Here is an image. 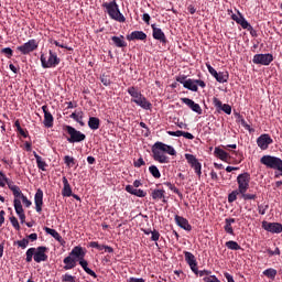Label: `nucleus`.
Wrapping results in <instances>:
<instances>
[{
  "mask_svg": "<svg viewBox=\"0 0 282 282\" xmlns=\"http://www.w3.org/2000/svg\"><path fill=\"white\" fill-rule=\"evenodd\" d=\"M85 251L83 249V247L80 246H75L73 247L69 257L64 259V270L65 271H69L73 270L74 268H76V262L79 261V265L82 267V269H84V271L87 273V275L93 276V279H98V275L88 268V261L85 260Z\"/></svg>",
  "mask_w": 282,
  "mask_h": 282,
  "instance_id": "obj_1",
  "label": "nucleus"
},
{
  "mask_svg": "<svg viewBox=\"0 0 282 282\" xmlns=\"http://www.w3.org/2000/svg\"><path fill=\"white\" fill-rule=\"evenodd\" d=\"M10 191L13 195V209H15L18 217H20L21 224H24L25 213L22 204H24L26 208H30L33 205V203H31V200L26 198L23 192H21L20 187L10 186Z\"/></svg>",
  "mask_w": 282,
  "mask_h": 282,
  "instance_id": "obj_2",
  "label": "nucleus"
},
{
  "mask_svg": "<svg viewBox=\"0 0 282 282\" xmlns=\"http://www.w3.org/2000/svg\"><path fill=\"white\" fill-rule=\"evenodd\" d=\"M152 159L160 164H169L170 158L166 155H176L177 152L172 145H167L162 141H156L151 148Z\"/></svg>",
  "mask_w": 282,
  "mask_h": 282,
  "instance_id": "obj_3",
  "label": "nucleus"
},
{
  "mask_svg": "<svg viewBox=\"0 0 282 282\" xmlns=\"http://www.w3.org/2000/svg\"><path fill=\"white\" fill-rule=\"evenodd\" d=\"M127 94L131 97V102L135 104L137 106H140L141 109L151 110L152 109V102H150L142 93L135 88V87H129L127 88Z\"/></svg>",
  "mask_w": 282,
  "mask_h": 282,
  "instance_id": "obj_4",
  "label": "nucleus"
},
{
  "mask_svg": "<svg viewBox=\"0 0 282 282\" xmlns=\"http://www.w3.org/2000/svg\"><path fill=\"white\" fill-rule=\"evenodd\" d=\"M101 7L105 9V12L110 17L112 21H117L119 23H124L126 18L122 12L119 10V6L116 0H111L109 2H104Z\"/></svg>",
  "mask_w": 282,
  "mask_h": 282,
  "instance_id": "obj_5",
  "label": "nucleus"
},
{
  "mask_svg": "<svg viewBox=\"0 0 282 282\" xmlns=\"http://www.w3.org/2000/svg\"><path fill=\"white\" fill-rule=\"evenodd\" d=\"M40 59H41L42 68H44V69L55 68L61 63V58L52 50H50L47 56L45 54H41Z\"/></svg>",
  "mask_w": 282,
  "mask_h": 282,
  "instance_id": "obj_6",
  "label": "nucleus"
},
{
  "mask_svg": "<svg viewBox=\"0 0 282 282\" xmlns=\"http://www.w3.org/2000/svg\"><path fill=\"white\" fill-rule=\"evenodd\" d=\"M260 164L265 167L274 171H279L282 173V159L278 156L263 155L260 158Z\"/></svg>",
  "mask_w": 282,
  "mask_h": 282,
  "instance_id": "obj_7",
  "label": "nucleus"
},
{
  "mask_svg": "<svg viewBox=\"0 0 282 282\" xmlns=\"http://www.w3.org/2000/svg\"><path fill=\"white\" fill-rule=\"evenodd\" d=\"M64 131L69 135L67 137V142L70 144L80 143L86 139L85 133L75 129L73 126H64Z\"/></svg>",
  "mask_w": 282,
  "mask_h": 282,
  "instance_id": "obj_8",
  "label": "nucleus"
},
{
  "mask_svg": "<svg viewBox=\"0 0 282 282\" xmlns=\"http://www.w3.org/2000/svg\"><path fill=\"white\" fill-rule=\"evenodd\" d=\"M48 248L44 246H40L36 249L34 248L33 261H35V263L46 262L48 260V256L46 254Z\"/></svg>",
  "mask_w": 282,
  "mask_h": 282,
  "instance_id": "obj_9",
  "label": "nucleus"
},
{
  "mask_svg": "<svg viewBox=\"0 0 282 282\" xmlns=\"http://www.w3.org/2000/svg\"><path fill=\"white\" fill-rule=\"evenodd\" d=\"M36 48H39V43L35 40H30L23 45L18 46L17 51L21 52L22 55L26 56L30 53L34 52Z\"/></svg>",
  "mask_w": 282,
  "mask_h": 282,
  "instance_id": "obj_10",
  "label": "nucleus"
},
{
  "mask_svg": "<svg viewBox=\"0 0 282 282\" xmlns=\"http://www.w3.org/2000/svg\"><path fill=\"white\" fill-rule=\"evenodd\" d=\"M236 182H238V191H248L249 183H251V174L243 172L242 174L238 175Z\"/></svg>",
  "mask_w": 282,
  "mask_h": 282,
  "instance_id": "obj_11",
  "label": "nucleus"
},
{
  "mask_svg": "<svg viewBox=\"0 0 282 282\" xmlns=\"http://www.w3.org/2000/svg\"><path fill=\"white\" fill-rule=\"evenodd\" d=\"M252 62L256 65L269 66L273 62V55L271 53L256 54Z\"/></svg>",
  "mask_w": 282,
  "mask_h": 282,
  "instance_id": "obj_12",
  "label": "nucleus"
},
{
  "mask_svg": "<svg viewBox=\"0 0 282 282\" xmlns=\"http://www.w3.org/2000/svg\"><path fill=\"white\" fill-rule=\"evenodd\" d=\"M185 160L188 162L192 169H194L195 174L198 175V178H202V163L198 162L197 158L193 154L186 153Z\"/></svg>",
  "mask_w": 282,
  "mask_h": 282,
  "instance_id": "obj_13",
  "label": "nucleus"
},
{
  "mask_svg": "<svg viewBox=\"0 0 282 282\" xmlns=\"http://www.w3.org/2000/svg\"><path fill=\"white\" fill-rule=\"evenodd\" d=\"M183 87L185 89L191 90V91L197 93L198 91V87L205 88L206 84L204 83L203 79H186V82L184 83Z\"/></svg>",
  "mask_w": 282,
  "mask_h": 282,
  "instance_id": "obj_14",
  "label": "nucleus"
},
{
  "mask_svg": "<svg viewBox=\"0 0 282 282\" xmlns=\"http://www.w3.org/2000/svg\"><path fill=\"white\" fill-rule=\"evenodd\" d=\"M212 105L216 108L218 112H225L226 115H231L232 108L228 104H223L217 97L212 98Z\"/></svg>",
  "mask_w": 282,
  "mask_h": 282,
  "instance_id": "obj_15",
  "label": "nucleus"
},
{
  "mask_svg": "<svg viewBox=\"0 0 282 282\" xmlns=\"http://www.w3.org/2000/svg\"><path fill=\"white\" fill-rule=\"evenodd\" d=\"M256 143L260 150L264 151L268 150L269 145L273 143V139L268 133H263L257 139Z\"/></svg>",
  "mask_w": 282,
  "mask_h": 282,
  "instance_id": "obj_16",
  "label": "nucleus"
},
{
  "mask_svg": "<svg viewBox=\"0 0 282 282\" xmlns=\"http://www.w3.org/2000/svg\"><path fill=\"white\" fill-rule=\"evenodd\" d=\"M152 29V39L160 41L161 44H167V37L162 29H159L155 24L151 25Z\"/></svg>",
  "mask_w": 282,
  "mask_h": 282,
  "instance_id": "obj_17",
  "label": "nucleus"
},
{
  "mask_svg": "<svg viewBox=\"0 0 282 282\" xmlns=\"http://www.w3.org/2000/svg\"><path fill=\"white\" fill-rule=\"evenodd\" d=\"M262 229L271 234H281L282 232V224L281 223H262Z\"/></svg>",
  "mask_w": 282,
  "mask_h": 282,
  "instance_id": "obj_18",
  "label": "nucleus"
},
{
  "mask_svg": "<svg viewBox=\"0 0 282 282\" xmlns=\"http://www.w3.org/2000/svg\"><path fill=\"white\" fill-rule=\"evenodd\" d=\"M44 198V192L41 188H37L35 196L33 198L34 203H35V210L37 214H41L43 212V202Z\"/></svg>",
  "mask_w": 282,
  "mask_h": 282,
  "instance_id": "obj_19",
  "label": "nucleus"
},
{
  "mask_svg": "<svg viewBox=\"0 0 282 282\" xmlns=\"http://www.w3.org/2000/svg\"><path fill=\"white\" fill-rule=\"evenodd\" d=\"M181 102H183L185 106H188V108L195 113H198L199 116L203 115L202 106H199L197 102H194L193 99L181 98Z\"/></svg>",
  "mask_w": 282,
  "mask_h": 282,
  "instance_id": "obj_20",
  "label": "nucleus"
},
{
  "mask_svg": "<svg viewBox=\"0 0 282 282\" xmlns=\"http://www.w3.org/2000/svg\"><path fill=\"white\" fill-rule=\"evenodd\" d=\"M42 111H44V126L47 129H51L54 127V117L51 115L48 110V106H42Z\"/></svg>",
  "mask_w": 282,
  "mask_h": 282,
  "instance_id": "obj_21",
  "label": "nucleus"
},
{
  "mask_svg": "<svg viewBox=\"0 0 282 282\" xmlns=\"http://www.w3.org/2000/svg\"><path fill=\"white\" fill-rule=\"evenodd\" d=\"M185 262L188 263L192 272H197V260L192 252L184 251Z\"/></svg>",
  "mask_w": 282,
  "mask_h": 282,
  "instance_id": "obj_22",
  "label": "nucleus"
},
{
  "mask_svg": "<svg viewBox=\"0 0 282 282\" xmlns=\"http://www.w3.org/2000/svg\"><path fill=\"white\" fill-rule=\"evenodd\" d=\"M174 220H175L176 226H178L181 229H184L186 231H192L193 227H192V225H189L187 218L175 215Z\"/></svg>",
  "mask_w": 282,
  "mask_h": 282,
  "instance_id": "obj_23",
  "label": "nucleus"
},
{
  "mask_svg": "<svg viewBox=\"0 0 282 282\" xmlns=\"http://www.w3.org/2000/svg\"><path fill=\"white\" fill-rule=\"evenodd\" d=\"M148 39V34L143 31H133L129 35H127V41H145Z\"/></svg>",
  "mask_w": 282,
  "mask_h": 282,
  "instance_id": "obj_24",
  "label": "nucleus"
},
{
  "mask_svg": "<svg viewBox=\"0 0 282 282\" xmlns=\"http://www.w3.org/2000/svg\"><path fill=\"white\" fill-rule=\"evenodd\" d=\"M126 192L139 198H144L145 195H148V193H145L143 189H135L132 185H127Z\"/></svg>",
  "mask_w": 282,
  "mask_h": 282,
  "instance_id": "obj_25",
  "label": "nucleus"
},
{
  "mask_svg": "<svg viewBox=\"0 0 282 282\" xmlns=\"http://www.w3.org/2000/svg\"><path fill=\"white\" fill-rule=\"evenodd\" d=\"M62 183H64V188H62V196L69 198L73 196V188L70 187L69 182L65 176L62 178Z\"/></svg>",
  "mask_w": 282,
  "mask_h": 282,
  "instance_id": "obj_26",
  "label": "nucleus"
},
{
  "mask_svg": "<svg viewBox=\"0 0 282 282\" xmlns=\"http://www.w3.org/2000/svg\"><path fill=\"white\" fill-rule=\"evenodd\" d=\"M231 20L236 22V24L247 28L249 22L243 18L242 13L238 12V14H231Z\"/></svg>",
  "mask_w": 282,
  "mask_h": 282,
  "instance_id": "obj_27",
  "label": "nucleus"
},
{
  "mask_svg": "<svg viewBox=\"0 0 282 282\" xmlns=\"http://www.w3.org/2000/svg\"><path fill=\"white\" fill-rule=\"evenodd\" d=\"M235 218H226L225 219V226H224V230L226 234L230 235V236H235V231L232 228V225L235 224Z\"/></svg>",
  "mask_w": 282,
  "mask_h": 282,
  "instance_id": "obj_28",
  "label": "nucleus"
},
{
  "mask_svg": "<svg viewBox=\"0 0 282 282\" xmlns=\"http://www.w3.org/2000/svg\"><path fill=\"white\" fill-rule=\"evenodd\" d=\"M7 184L8 188L11 189V186L12 187H19L14 184L13 181L7 178L6 174L3 172H0V186L1 187H4Z\"/></svg>",
  "mask_w": 282,
  "mask_h": 282,
  "instance_id": "obj_29",
  "label": "nucleus"
},
{
  "mask_svg": "<svg viewBox=\"0 0 282 282\" xmlns=\"http://www.w3.org/2000/svg\"><path fill=\"white\" fill-rule=\"evenodd\" d=\"M214 155L223 162H227L229 158V153L219 148H215Z\"/></svg>",
  "mask_w": 282,
  "mask_h": 282,
  "instance_id": "obj_30",
  "label": "nucleus"
},
{
  "mask_svg": "<svg viewBox=\"0 0 282 282\" xmlns=\"http://www.w3.org/2000/svg\"><path fill=\"white\" fill-rule=\"evenodd\" d=\"M151 197L154 200L163 199V203H167V200L165 199V191L164 189L152 191Z\"/></svg>",
  "mask_w": 282,
  "mask_h": 282,
  "instance_id": "obj_31",
  "label": "nucleus"
},
{
  "mask_svg": "<svg viewBox=\"0 0 282 282\" xmlns=\"http://www.w3.org/2000/svg\"><path fill=\"white\" fill-rule=\"evenodd\" d=\"M33 156L36 160L37 169L41 171H46V167H48V164L43 160L42 156H40L36 152H33Z\"/></svg>",
  "mask_w": 282,
  "mask_h": 282,
  "instance_id": "obj_32",
  "label": "nucleus"
},
{
  "mask_svg": "<svg viewBox=\"0 0 282 282\" xmlns=\"http://www.w3.org/2000/svg\"><path fill=\"white\" fill-rule=\"evenodd\" d=\"M87 126H89L90 130L96 131L100 128V119L96 117H90L89 121H87Z\"/></svg>",
  "mask_w": 282,
  "mask_h": 282,
  "instance_id": "obj_33",
  "label": "nucleus"
},
{
  "mask_svg": "<svg viewBox=\"0 0 282 282\" xmlns=\"http://www.w3.org/2000/svg\"><path fill=\"white\" fill-rule=\"evenodd\" d=\"M44 231L47 235H51V237H53V239H55L56 241H59V242L63 241V237H61V235L58 234V231H56V229H51L50 227H44Z\"/></svg>",
  "mask_w": 282,
  "mask_h": 282,
  "instance_id": "obj_34",
  "label": "nucleus"
},
{
  "mask_svg": "<svg viewBox=\"0 0 282 282\" xmlns=\"http://www.w3.org/2000/svg\"><path fill=\"white\" fill-rule=\"evenodd\" d=\"M112 44H115L116 47H126L128 46V43H126L124 37L123 36H112L111 37Z\"/></svg>",
  "mask_w": 282,
  "mask_h": 282,
  "instance_id": "obj_35",
  "label": "nucleus"
},
{
  "mask_svg": "<svg viewBox=\"0 0 282 282\" xmlns=\"http://www.w3.org/2000/svg\"><path fill=\"white\" fill-rule=\"evenodd\" d=\"M214 78L216 79V82H218L220 84L228 83L229 73L228 72H219V74L214 76Z\"/></svg>",
  "mask_w": 282,
  "mask_h": 282,
  "instance_id": "obj_36",
  "label": "nucleus"
},
{
  "mask_svg": "<svg viewBox=\"0 0 282 282\" xmlns=\"http://www.w3.org/2000/svg\"><path fill=\"white\" fill-rule=\"evenodd\" d=\"M225 247L231 251H239L242 249L241 246L237 241H232V240L226 241Z\"/></svg>",
  "mask_w": 282,
  "mask_h": 282,
  "instance_id": "obj_37",
  "label": "nucleus"
},
{
  "mask_svg": "<svg viewBox=\"0 0 282 282\" xmlns=\"http://www.w3.org/2000/svg\"><path fill=\"white\" fill-rule=\"evenodd\" d=\"M263 275L265 278L270 279L271 281H274V279H276L278 271H276V269H265L263 271Z\"/></svg>",
  "mask_w": 282,
  "mask_h": 282,
  "instance_id": "obj_38",
  "label": "nucleus"
},
{
  "mask_svg": "<svg viewBox=\"0 0 282 282\" xmlns=\"http://www.w3.org/2000/svg\"><path fill=\"white\" fill-rule=\"evenodd\" d=\"M149 172L152 175V177H154L155 180H160L162 177V173H160L159 167L155 165H151L149 167Z\"/></svg>",
  "mask_w": 282,
  "mask_h": 282,
  "instance_id": "obj_39",
  "label": "nucleus"
},
{
  "mask_svg": "<svg viewBox=\"0 0 282 282\" xmlns=\"http://www.w3.org/2000/svg\"><path fill=\"white\" fill-rule=\"evenodd\" d=\"M164 185H165L166 187H169L170 191H172V193H174L175 195H178L180 198H183L182 192H180V189H178L173 183L165 182Z\"/></svg>",
  "mask_w": 282,
  "mask_h": 282,
  "instance_id": "obj_40",
  "label": "nucleus"
},
{
  "mask_svg": "<svg viewBox=\"0 0 282 282\" xmlns=\"http://www.w3.org/2000/svg\"><path fill=\"white\" fill-rule=\"evenodd\" d=\"M248 189L239 191L240 195H242L243 200H256L258 198L257 194H247Z\"/></svg>",
  "mask_w": 282,
  "mask_h": 282,
  "instance_id": "obj_41",
  "label": "nucleus"
},
{
  "mask_svg": "<svg viewBox=\"0 0 282 282\" xmlns=\"http://www.w3.org/2000/svg\"><path fill=\"white\" fill-rule=\"evenodd\" d=\"M100 83L104 84L105 87H109L112 84V80L110 79V75L108 74L100 75Z\"/></svg>",
  "mask_w": 282,
  "mask_h": 282,
  "instance_id": "obj_42",
  "label": "nucleus"
},
{
  "mask_svg": "<svg viewBox=\"0 0 282 282\" xmlns=\"http://www.w3.org/2000/svg\"><path fill=\"white\" fill-rule=\"evenodd\" d=\"M70 118L76 121L77 123H80V126H84V122H83V112L80 111L79 113H76V112H73L70 115Z\"/></svg>",
  "mask_w": 282,
  "mask_h": 282,
  "instance_id": "obj_43",
  "label": "nucleus"
},
{
  "mask_svg": "<svg viewBox=\"0 0 282 282\" xmlns=\"http://www.w3.org/2000/svg\"><path fill=\"white\" fill-rule=\"evenodd\" d=\"M25 256H26L25 258L26 263H31L34 259V248L28 249L25 252Z\"/></svg>",
  "mask_w": 282,
  "mask_h": 282,
  "instance_id": "obj_44",
  "label": "nucleus"
},
{
  "mask_svg": "<svg viewBox=\"0 0 282 282\" xmlns=\"http://www.w3.org/2000/svg\"><path fill=\"white\" fill-rule=\"evenodd\" d=\"M238 195H241V192H239V189H236V191L231 192V193L228 195V202H229L230 204L234 203V202H236Z\"/></svg>",
  "mask_w": 282,
  "mask_h": 282,
  "instance_id": "obj_45",
  "label": "nucleus"
},
{
  "mask_svg": "<svg viewBox=\"0 0 282 282\" xmlns=\"http://www.w3.org/2000/svg\"><path fill=\"white\" fill-rule=\"evenodd\" d=\"M64 163L67 167H73L76 164L74 156L69 155L64 156Z\"/></svg>",
  "mask_w": 282,
  "mask_h": 282,
  "instance_id": "obj_46",
  "label": "nucleus"
},
{
  "mask_svg": "<svg viewBox=\"0 0 282 282\" xmlns=\"http://www.w3.org/2000/svg\"><path fill=\"white\" fill-rule=\"evenodd\" d=\"M1 54H4L8 59H11L13 57V50L10 47L1 48Z\"/></svg>",
  "mask_w": 282,
  "mask_h": 282,
  "instance_id": "obj_47",
  "label": "nucleus"
},
{
  "mask_svg": "<svg viewBox=\"0 0 282 282\" xmlns=\"http://www.w3.org/2000/svg\"><path fill=\"white\" fill-rule=\"evenodd\" d=\"M265 252H268L269 257H280L281 256V249L278 247L272 250V249H267Z\"/></svg>",
  "mask_w": 282,
  "mask_h": 282,
  "instance_id": "obj_48",
  "label": "nucleus"
},
{
  "mask_svg": "<svg viewBox=\"0 0 282 282\" xmlns=\"http://www.w3.org/2000/svg\"><path fill=\"white\" fill-rule=\"evenodd\" d=\"M62 282H76V278H75V275L65 273L64 275H62Z\"/></svg>",
  "mask_w": 282,
  "mask_h": 282,
  "instance_id": "obj_49",
  "label": "nucleus"
},
{
  "mask_svg": "<svg viewBox=\"0 0 282 282\" xmlns=\"http://www.w3.org/2000/svg\"><path fill=\"white\" fill-rule=\"evenodd\" d=\"M10 223H11L13 229H15V230H20L21 229L19 220L14 216L10 217Z\"/></svg>",
  "mask_w": 282,
  "mask_h": 282,
  "instance_id": "obj_50",
  "label": "nucleus"
},
{
  "mask_svg": "<svg viewBox=\"0 0 282 282\" xmlns=\"http://www.w3.org/2000/svg\"><path fill=\"white\" fill-rule=\"evenodd\" d=\"M195 275H199L200 278L203 276H209L212 275V271H208V270H203V271H199L198 268L196 267V272H194Z\"/></svg>",
  "mask_w": 282,
  "mask_h": 282,
  "instance_id": "obj_51",
  "label": "nucleus"
},
{
  "mask_svg": "<svg viewBox=\"0 0 282 282\" xmlns=\"http://www.w3.org/2000/svg\"><path fill=\"white\" fill-rule=\"evenodd\" d=\"M30 241L29 239L24 238L22 240H18L15 242V245H18V247L22 248V249H25L28 246H29Z\"/></svg>",
  "mask_w": 282,
  "mask_h": 282,
  "instance_id": "obj_52",
  "label": "nucleus"
},
{
  "mask_svg": "<svg viewBox=\"0 0 282 282\" xmlns=\"http://www.w3.org/2000/svg\"><path fill=\"white\" fill-rule=\"evenodd\" d=\"M242 29L248 30V32H250L251 36H253V37L258 36L257 30H254L251 24H248V26H242Z\"/></svg>",
  "mask_w": 282,
  "mask_h": 282,
  "instance_id": "obj_53",
  "label": "nucleus"
},
{
  "mask_svg": "<svg viewBox=\"0 0 282 282\" xmlns=\"http://www.w3.org/2000/svg\"><path fill=\"white\" fill-rule=\"evenodd\" d=\"M204 282H221L216 275L204 276Z\"/></svg>",
  "mask_w": 282,
  "mask_h": 282,
  "instance_id": "obj_54",
  "label": "nucleus"
},
{
  "mask_svg": "<svg viewBox=\"0 0 282 282\" xmlns=\"http://www.w3.org/2000/svg\"><path fill=\"white\" fill-rule=\"evenodd\" d=\"M159 240H160V232L156 229L152 230L151 241H159Z\"/></svg>",
  "mask_w": 282,
  "mask_h": 282,
  "instance_id": "obj_55",
  "label": "nucleus"
},
{
  "mask_svg": "<svg viewBox=\"0 0 282 282\" xmlns=\"http://www.w3.org/2000/svg\"><path fill=\"white\" fill-rule=\"evenodd\" d=\"M206 68H208V72L212 76H218L219 73L217 70H215V68H213V66L210 64H206Z\"/></svg>",
  "mask_w": 282,
  "mask_h": 282,
  "instance_id": "obj_56",
  "label": "nucleus"
},
{
  "mask_svg": "<svg viewBox=\"0 0 282 282\" xmlns=\"http://www.w3.org/2000/svg\"><path fill=\"white\" fill-rule=\"evenodd\" d=\"M268 209H269V206H268V205H265V206L259 205V206H258V212H259L260 215L267 214V210H268Z\"/></svg>",
  "mask_w": 282,
  "mask_h": 282,
  "instance_id": "obj_57",
  "label": "nucleus"
},
{
  "mask_svg": "<svg viewBox=\"0 0 282 282\" xmlns=\"http://www.w3.org/2000/svg\"><path fill=\"white\" fill-rule=\"evenodd\" d=\"M184 131L182 130H176V131H169L166 133H169L170 137H182Z\"/></svg>",
  "mask_w": 282,
  "mask_h": 282,
  "instance_id": "obj_58",
  "label": "nucleus"
},
{
  "mask_svg": "<svg viewBox=\"0 0 282 282\" xmlns=\"http://www.w3.org/2000/svg\"><path fill=\"white\" fill-rule=\"evenodd\" d=\"M145 165V162L143 158H140L139 160L134 161V167H142Z\"/></svg>",
  "mask_w": 282,
  "mask_h": 282,
  "instance_id": "obj_59",
  "label": "nucleus"
},
{
  "mask_svg": "<svg viewBox=\"0 0 282 282\" xmlns=\"http://www.w3.org/2000/svg\"><path fill=\"white\" fill-rule=\"evenodd\" d=\"M181 137H184L186 140H194L193 133H189V132H184L183 131Z\"/></svg>",
  "mask_w": 282,
  "mask_h": 282,
  "instance_id": "obj_60",
  "label": "nucleus"
},
{
  "mask_svg": "<svg viewBox=\"0 0 282 282\" xmlns=\"http://www.w3.org/2000/svg\"><path fill=\"white\" fill-rule=\"evenodd\" d=\"M224 276H225L226 281H228V282H235L234 276H232L230 273L225 272V273H224Z\"/></svg>",
  "mask_w": 282,
  "mask_h": 282,
  "instance_id": "obj_61",
  "label": "nucleus"
},
{
  "mask_svg": "<svg viewBox=\"0 0 282 282\" xmlns=\"http://www.w3.org/2000/svg\"><path fill=\"white\" fill-rule=\"evenodd\" d=\"M18 133L21 134V137L29 138V131L24 129L17 130Z\"/></svg>",
  "mask_w": 282,
  "mask_h": 282,
  "instance_id": "obj_62",
  "label": "nucleus"
},
{
  "mask_svg": "<svg viewBox=\"0 0 282 282\" xmlns=\"http://www.w3.org/2000/svg\"><path fill=\"white\" fill-rule=\"evenodd\" d=\"M127 282H145L144 279L140 278V279H137V278H130L129 280H127Z\"/></svg>",
  "mask_w": 282,
  "mask_h": 282,
  "instance_id": "obj_63",
  "label": "nucleus"
},
{
  "mask_svg": "<svg viewBox=\"0 0 282 282\" xmlns=\"http://www.w3.org/2000/svg\"><path fill=\"white\" fill-rule=\"evenodd\" d=\"M143 21H144V23H145L147 25H150V15H149V13H144V14H143Z\"/></svg>",
  "mask_w": 282,
  "mask_h": 282,
  "instance_id": "obj_64",
  "label": "nucleus"
}]
</instances>
